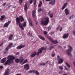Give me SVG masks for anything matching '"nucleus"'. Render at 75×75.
Masks as SVG:
<instances>
[{"label":"nucleus","instance_id":"864d4df0","mask_svg":"<svg viewBox=\"0 0 75 75\" xmlns=\"http://www.w3.org/2000/svg\"><path fill=\"white\" fill-rule=\"evenodd\" d=\"M3 67L2 66H0V69H2Z\"/></svg>","mask_w":75,"mask_h":75},{"label":"nucleus","instance_id":"49530a36","mask_svg":"<svg viewBox=\"0 0 75 75\" xmlns=\"http://www.w3.org/2000/svg\"><path fill=\"white\" fill-rule=\"evenodd\" d=\"M55 56V54H52V57H54Z\"/></svg>","mask_w":75,"mask_h":75},{"label":"nucleus","instance_id":"2eb2a0df","mask_svg":"<svg viewBox=\"0 0 75 75\" xmlns=\"http://www.w3.org/2000/svg\"><path fill=\"white\" fill-rule=\"evenodd\" d=\"M66 70H69V68H70V65H69L67 63H66Z\"/></svg>","mask_w":75,"mask_h":75},{"label":"nucleus","instance_id":"9d476101","mask_svg":"<svg viewBox=\"0 0 75 75\" xmlns=\"http://www.w3.org/2000/svg\"><path fill=\"white\" fill-rule=\"evenodd\" d=\"M11 23V21H8L7 22L5 23L4 25V27H7L9 25V24Z\"/></svg>","mask_w":75,"mask_h":75},{"label":"nucleus","instance_id":"5701e85b","mask_svg":"<svg viewBox=\"0 0 75 75\" xmlns=\"http://www.w3.org/2000/svg\"><path fill=\"white\" fill-rule=\"evenodd\" d=\"M15 61L16 63H18L20 62V59H15Z\"/></svg>","mask_w":75,"mask_h":75},{"label":"nucleus","instance_id":"f257e3e1","mask_svg":"<svg viewBox=\"0 0 75 75\" xmlns=\"http://www.w3.org/2000/svg\"><path fill=\"white\" fill-rule=\"evenodd\" d=\"M16 57L13 56H9L7 57L8 60L5 62V65H10L11 63H13L14 61L13 59H14Z\"/></svg>","mask_w":75,"mask_h":75},{"label":"nucleus","instance_id":"423d86ee","mask_svg":"<svg viewBox=\"0 0 75 75\" xmlns=\"http://www.w3.org/2000/svg\"><path fill=\"white\" fill-rule=\"evenodd\" d=\"M57 60H58V64H61V63H62V62H63L64 60L61 59L59 55L57 56Z\"/></svg>","mask_w":75,"mask_h":75},{"label":"nucleus","instance_id":"7c9ffc66","mask_svg":"<svg viewBox=\"0 0 75 75\" xmlns=\"http://www.w3.org/2000/svg\"><path fill=\"white\" fill-rule=\"evenodd\" d=\"M40 65H42L43 66H45V63L44 62H42L40 64Z\"/></svg>","mask_w":75,"mask_h":75},{"label":"nucleus","instance_id":"2f4dec72","mask_svg":"<svg viewBox=\"0 0 75 75\" xmlns=\"http://www.w3.org/2000/svg\"><path fill=\"white\" fill-rule=\"evenodd\" d=\"M54 48V46H52L50 47H49V50H51V49H52V48Z\"/></svg>","mask_w":75,"mask_h":75},{"label":"nucleus","instance_id":"8fccbe9b","mask_svg":"<svg viewBox=\"0 0 75 75\" xmlns=\"http://www.w3.org/2000/svg\"><path fill=\"white\" fill-rule=\"evenodd\" d=\"M50 35H52V34H54V32H51L50 33Z\"/></svg>","mask_w":75,"mask_h":75},{"label":"nucleus","instance_id":"3c124183","mask_svg":"<svg viewBox=\"0 0 75 75\" xmlns=\"http://www.w3.org/2000/svg\"><path fill=\"white\" fill-rule=\"evenodd\" d=\"M3 43H2L1 44H0V47L3 46Z\"/></svg>","mask_w":75,"mask_h":75},{"label":"nucleus","instance_id":"f03ea898","mask_svg":"<svg viewBox=\"0 0 75 75\" xmlns=\"http://www.w3.org/2000/svg\"><path fill=\"white\" fill-rule=\"evenodd\" d=\"M16 25H19V27H21V23L24 21V19L23 18V17L21 16H19V18H16Z\"/></svg>","mask_w":75,"mask_h":75},{"label":"nucleus","instance_id":"a878e982","mask_svg":"<svg viewBox=\"0 0 75 75\" xmlns=\"http://www.w3.org/2000/svg\"><path fill=\"white\" fill-rule=\"evenodd\" d=\"M38 37L40 39H41V40H45V39L44 37H43L40 35H39Z\"/></svg>","mask_w":75,"mask_h":75},{"label":"nucleus","instance_id":"a18cd8bd","mask_svg":"<svg viewBox=\"0 0 75 75\" xmlns=\"http://www.w3.org/2000/svg\"><path fill=\"white\" fill-rule=\"evenodd\" d=\"M44 34H45V35H47V32H46V31H44Z\"/></svg>","mask_w":75,"mask_h":75},{"label":"nucleus","instance_id":"b1692460","mask_svg":"<svg viewBox=\"0 0 75 75\" xmlns=\"http://www.w3.org/2000/svg\"><path fill=\"white\" fill-rule=\"evenodd\" d=\"M27 62H28V60L26 59L23 61V63L21 64V65H23V64H26Z\"/></svg>","mask_w":75,"mask_h":75},{"label":"nucleus","instance_id":"72a5a7b5","mask_svg":"<svg viewBox=\"0 0 75 75\" xmlns=\"http://www.w3.org/2000/svg\"><path fill=\"white\" fill-rule=\"evenodd\" d=\"M19 4L21 5V3H23V0H19Z\"/></svg>","mask_w":75,"mask_h":75},{"label":"nucleus","instance_id":"393cba45","mask_svg":"<svg viewBox=\"0 0 75 75\" xmlns=\"http://www.w3.org/2000/svg\"><path fill=\"white\" fill-rule=\"evenodd\" d=\"M13 38V35H11L9 37L8 40H12Z\"/></svg>","mask_w":75,"mask_h":75},{"label":"nucleus","instance_id":"1a4fd4ad","mask_svg":"<svg viewBox=\"0 0 75 75\" xmlns=\"http://www.w3.org/2000/svg\"><path fill=\"white\" fill-rule=\"evenodd\" d=\"M24 69L25 70H28L30 68V66L28 64H26L23 66Z\"/></svg>","mask_w":75,"mask_h":75},{"label":"nucleus","instance_id":"09e8293b","mask_svg":"<svg viewBox=\"0 0 75 75\" xmlns=\"http://www.w3.org/2000/svg\"><path fill=\"white\" fill-rule=\"evenodd\" d=\"M40 54V53H39V52H37V53H36V54L37 55H39Z\"/></svg>","mask_w":75,"mask_h":75},{"label":"nucleus","instance_id":"bb28decb","mask_svg":"<svg viewBox=\"0 0 75 75\" xmlns=\"http://www.w3.org/2000/svg\"><path fill=\"white\" fill-rule=\"evenodd\" d=\"M42 1H40L38 6V7H40L41 6H42Z\"/></svg>","mask_w":75,"mask_h":75},{"label":"nucleus","instance_id":"79ce46f5","mask_svg":"<svg viewBox=\"0 0 75 75\" xmlns=\"http://www.w3.org/2000/svg\"><path fill=\"white\" fill-rule=\"evenodd\" d=\"M62 72H63V71L62 70L61 71H59V74H62Z\"/></svg>","mask_w":75,"mask_h":75},{"label":"nucleus","instance_id":"39448f33","mask_svg":"<svg viewBox=\"0 0 75 75\" xmlns=\"http://www.w3.org/2000/svg\"><path fill=\"white\" fill-rule=\"evenodd\" d=\"M69 48L67 50V52L68 55L71 56H72V54H71V53L72 52V50L73 49L72 47L70 45H69Z\"/></svg>","mask_w":75,"mask_h":75},{"label":"nucleus","instance_id":"603ef678","mask_svg":"<svg viewBox=\"0 0 75 75\" xmlns=\"http://www.w3.org/2000/svg\"><path fill=\"white\" fill-rule=\"evenodd\" d=\"M72 18H73V16H70V17L69 18V19H72Z\"/></svg>","mask_w":75,"mask_h":75},{"label":"nucleus","instance_id":"e2e57ef3","mask_svg":"<svg viewBox=\"0 0 75 75\" xmlns=\"http://www.w3.org/2000/svg\"><path fill=\"white\" fill-rule=\"evenodd\" d=\"M73 33L74 35H75V31H74L73 32Z\"/></svg>","mask_w":75,"mask_h":75},{"label":"nucleus","instance_id":"c03bdc74","mask_svg":"<svg viewBox=\"0 0 75 75\" xmlns=\"http://www.w3.org/2000/svg\"><path fill=\"white\" fill-rule=\"evenodd\" d=\"M69 36V33H67L66 35V38H68V36Z\"/></svg>","mask_w":75,"mask_h":75},{"label":"nucleus","instance_id":"f704fd0d","mask_svg":"<svg viewBox=\"0 0 75 75\" xmlns=\"http://www.w3.org/2000/svg\"><path fill=\"white\" fill-rule=\"evenodd\" d=\"M38 52L40 54H41L42 52V50H40V49H39L38 50Z\"/></svg>","mask_w":75,"mask_h":75},{"label":"nucleus","instance_id":"a19ab883","mask_svg":"<svg viewBox=\"0 0 75 75\" xmlns=\"http://www.w3.org/2000/svg\"><path fill=\"white\" fill-rule=\"evenodd\" d=\"M53 13H52L50 14V15H49V16H50V18H52V16H53Z\"/></svg>","mask_w":75,"mask_h":75},{"label":"nucleus","instance_id":"c9c22d12","mask_svg":"<svg viewBox=\"0 0 75 75\" xmlns=\"http://www.w3.org/2000/svg\"><path fill=\"white\" fill-rule=\"evenodd\" d=\"M48 31H50V30L51 29V27L50 26H49L48 27Z\"/></svg>","mask_w":75,"mask_h":75},{"label":"nucleus","instance_id":"de8ad7c7","mask_svg":"<svg viewBox=\"0 0 75 75\" xmlns=\"http://www.w3.org/2000/svg\"><path fill=\"white\" fill-rule=\"evenodd\" d=\"M41 10H42L41 8H40L38 10V12H40V11H41Z\"/></svg>","mask_w":75,"mask_h":75},{"label":"nucleus","instance_id":"a211bd4d","mask_svg":"<svg viewBox=\"0 0 75 75\" xmlns=\"http://www.w3.org/2000/svg\"><path fill=\"white\" fill-rule=\"evenodd\" d=\"M25 47V45H20L16 47V49L17 50H20V49H21V48H24Z\"/></svg>","mask_w":75,"mask_h":75},{"label":"nucleus","instance_id":"338daca9","mask_svg":"<svg viewBox=\"0 0 75 75\" xmlns=\"http://www.w3.org/2000/svg\"><path fill=\"white\" fill-rule=\"evenodd\" d=\"M64 11L65 12V14H66V9H65Z\"/></svg>","mask_w":75,"mask_h":75},{"label":"nucleus","instance_id":"9b49d317","mask_svg":"<svg viewBox=\"0 0 75 75\" xmlns=\"http://www.w3.org/2000/svg\"><path fill=\"white\" fill-rule=\"evenodd\" d=\"M36 55V52L34 51L32 52L31 54L30 55V57L31 58H33Z\"/></svg>","mask_w":75,"mask_h":75},{"label":"nucleus","instance_id":"5fc2aeb1","mask_svg":"<svg viewBox=\"0 0 75 75\" xmlns=\"http://www.w3.org/2000/svg\"><path fill=\"white\" fill-rule=\"evenodd\" d=\"M62 27H60V29L59 30V31H62Z\"/></svg>","mask_w":75,"mask_h":75},{"label":"nucleus","instance_id":"ea45409f","mask_svg":"<svg viewBox=\"0 0 75 75\" xmlns=\"http://www.w3.org/2000/svg\"><path fill=\"white\" fill-rule=\"evenodd\" d=\"M36 3L35 2H34V3H33V4L34 5V7H36L37 6V5H36Z\"/></svg>","mask_w":75,"mask_h":75},{"label":"nucleus","instance_id":"052dcab7","mask_svg":"<svg viewBox=\"0 0 75 75\" xmlns=\"http://www.w3.org/2000/svg\"><path fill=\"white\" fill-rule=\"evenodd\" d=\"M46 1H51V0H45Z\"/></svg>","mask_w":75,"mask_h":75},{"label":"nucleus","instance_id":"13d9d810","mask_svg":"<svg viewBox=\"0 0 75 75\" xmlns=\"http://www.w3.org/2000/svg\"><path fill=\"white\" fill-rule=\"evenodd\" d=\"M47 47H44V50H46L47 49Z\"/></svg>","mask_w":75,"mask_h":75},{"label":"nucleus","instance_id":"4c0bfd02","mask_svg":"<svg viewBox=\"0 0 75 75\" xmlns=\"http://www.w3.org/2000/svg\"><path fill=\"white\" fill-rule=\"evenodd\" d=\"M63 38H66V34H64L63 36Z\"/></svg>","mask_w":75,"mask_h":75},{"label":"nucleus","instance_id":"f3484780","mask_svg":"<svg viewBox=\"0 0 75 75\" xmlns=\"http://www.w3.org/2000/svg\"><path fill=\"white\" fill-rule=\"evenodd\" d=\"M13 43H10L8 46L6 47L8 48V49H9L10 48H11L12 47V46H13Z\"/></svg>","mask_w":75,"mask_h":75},{"label":"nucleus","instance_id":"7ed1b4c3","mask_svg":"<svg viewBox=\"0 0 75 75\" xmlns=\"http://www.w3.org/2000/svg\"><path fill=\"white\" fill-rule=\"evenodd\" d=\"M50 19L48 17H45L41 21V23L42 25H46L48 24Z\"/></svg>","mask_w":75,"mask_h":75},{"label":"nucleus","instance_id":"4be33fe9","mask_svg":"<svg viewBox=\"0 0 75 75\" xmlns=\"http://www.w3.org/2000/svg\"><path fill=\"white\" fill-rule=\"evenodd\" d=\"M69 11L67 8L66 9V15H69Z\"/></svg>","mask_w":75,"mask_h":75},{"label":"nucleus","instance_id":"473e14b6","mask_svg":"<svg viewBox=\"0 0 75 75\" xmlns=\"http://www.w3.org/2000/svg\"><path fill=\"white\" fill-rule=\"evenodd\" d=\"M30 34V32H29L28 33V35H30V37H33V35H32V33Z\"/></svg>","mask_w":75,"mask_h":75},{"label":"nucleus","instance_id":"680f3d73","mask_svg":"<svg viewBox=\"0 0 75 75\" xmlns=\"http://www.w3.org/2000/svg\"><path fill=\"white\" fill-rule=\"evenodd\" d=\"M46 44H49V43H48V42L47 41L46 42Z\"/></svg>","mask_w":75,"mask_h":75},{"label":"nucleus","instance_id":"f8f14e48","mask_svg":"<svg viewBox=\"0 0 75 75\" xmlns=\"http://www.w3.org/2000/svg\"><path fill=\"white\" fill-rule=\"evenodd\" d=\"M49 4H52V5H55V0H52L51 2L49 3Z\"/></svg>","mask_w":75,"mask_h":75},{"label":"nucleus","instance_id":"412c9836","mask_svg":"<svg viewBox=\"0 0 75 75\" xmlns=\"http://www.w3.org/2000/svg\"><path fill=\"white\" fill-rule=\"evenodd\" d=\"M6 61V58H5L2 59L1 61V63H4Z\"/></svg>","mask_w":75,"mask_h":75},{"label":"nucleus","instance_id":"e433bc0d","mask_svg":"<svg viewBox=\"0 0 75 75\" xmlns=\"http://www.w3.org/2000/svg\"><path fill=\"white\" fill-rule=\"evenodd\" d=\"M40 50H42H42H44V47H43L41 48L40 49Z\"/></svg>","mask_w":75,"mask_h":75},{"label":"nucleus","instance_id":"cd10ccee","mask_svg":"<svg viewBox=\"0 0 75 75\" xmlns=\"http://www.w3.org/2000/svg\"><path fill=\"white\" fill-rule=\"evenodd\" d=\"M8 49L6 47L4 51V54H6L8 51Z\"/></svg>","mask_w":75,"mask_h":75},{"label":"nucleus","instance_id":"58836bf2","mask_svg":"<svg viewBox=\"0 0 75 75\" xmlns=\"http://www.w3.org/2000/svg\"><path fill=\"white\" fill-rule=\"evenodd\" d=\"M59 68L60 69L62 70V69H63L64 68L62 66H59Z\"/></svg>","mask_w":75,"mask_h":75},{"label":"nucleus","instance_id":"bf43d9fd","mask_svg":"<svg viewBox=\"0 0 75 75\" xmlns=\"http://www.w3.org/2000/svg\"><path fill=\"white\" fill-rule=\"evenodd\" d=\"M16 75H21V74H16Z\"/></svg>","mask_w":75,"mask_h":75},{"label":"nucleus","instance_id":"69168bd1","mask_svg":"<svg viewBox=\"0 0 75 75\" xmlns=\"http://www.w3.org/2000/svg\"><path fill=\"white\" fill-rule=\"evenodd\" d=\"M6 42V40H4V43H5Z\"/></svg>","mask_w":75,"mask_h":75},{"label":"nucleus","instance_id":"6e6552de","mask_svg":"<svg viewBox=\"0 0 75 75\" xmlns=\"http://www.w3.org/2000/svg\"><path fill=\"white\" fill-rule=\"evenodd\" d=\"M26 25H26V22H24V23H23L22 25L21 24V27H19L21 28V30H24V28H23V27H26Z\"/></svg>","mask_w":75,"mask_h":75},{"label":"nucleus","instance_id":"dca6fc26","mask_svg":"<svg viewBox=\"0 0 75 75\" xmlns=\"http://www.w3.org/2000/svg\"><path fill=\"white\" fill-rule=\"evenodd\" d=\"M28 8H27V3H25L24 6V10L25 11H27V10Z\"/></svg>","mask_w":75,"mask_h":75},{"label":"nucleus","instance_id":"20e7f679","mask_svg":"<svg viewBox=\"0 0 75 75\" xmlns=\"http://www.w3.org/2000/svg\"><path fill=\"white\" fill-rule=\"evenodd\" d=\"M47 38L51 42H52V43H53V44H58V41H57V40H54L52 38L51 36H47Z\"/></svg>","mask_w":75,"mask_h":75},{"label":"nucleus","instance_id":"4d7b16f0","mask_svg":"<svg viewBox=\"0 0 75 75\" xmlns=\"http://www.w3.org/2000/svg\"><path fill=\"white\" fill-rule=\"evenodd\" d=\"M50 13H51V11H49V12L48 13V16H50Z\"/></svg>","mask_w":75,"mask_h":75},{"label":"nucleus","instance_id":"4468645a","mask_svg":"<svg viewBox=\"0 0 75 75\" xmlns=\"http://www.w3.org/2000/svg\"><path fill=\"white\" fill-rule=\"evenodd\" d=\"M32 16L33 18H34L36 17V15H35V11L34 10L32 12Z\"/></svg>","mask_w":75,"mask_h":75},{"label":"nucleus","instance_id":"0eeeda50","mask_svg":"<svg viewBox=\"0 0 75 75\" xmlns=\"http://www.w3.org/2000/svg\"><path fill=\"white\" fill-rule=\"evenodd\" d=\"M28 73H33L37 75H39L40 74L38 71L35 70H30L28 71Z\"/></svg>","mask_w":75,"mask_h":75},{"label":"nucleus","instance_id":"aec40b11","mask_svg":"<svg viewBox=\"0 0 75 75\" xmlns=\"http://www.w3.org/2000/svg\"><path fill=\"white\" fill-rule=\"evenodd\" d=\"M5 15L2 16L0 18V21H3L5 18Z\"/></svg>","mask_w":75,"mask_h":75},{"label":"nucleus","instance_id":"0e129e2a","mask_svg":"<svg viewBox=\"0 0 75 75\" xmlns=\"http://www.w3.org/2000/svg\"><path fill=\"white\" fill-rule=\"evenodd\" d=\"M19 54V53L18 52H17V53H16V55H18Z\"/></svg>","mask_w":75,"mask_h":75},{"label":"nucleus","instance_id":"c85d7f7f","mask_svg":"<svg viewBox=\"0 0 75 75\" xmlns=\"http://www.w3.org/2000/svg\"><path fill=\"white\" fill-rule=\"evenodd\" d=\"M29 22L30 26H33V23H32V22H31V19H29Z\"/></svg>","mask_w":75,"mask_h":75},{"label":"nucleus","instance_id":"6e6d98bb","mask_svg":"<svg viewBox=\"0 0 75 75\" xmlns=\"http://www.w3.org/2000/svg\"><path fill=\"white\" fill-rule=\"evenodd\" d=\"M6 3H4V4H3V6H4L6 5Z\"/></svg>","mask_w":75,"mask_h":75},{"label":"nucleus","instance_id":"37998d69","mask_svg":"<svg viewBox=\"0 0 75 75\" xmlns=\"http://www.w3.org/2000/svg\"><path fill=\"white\" fill-rule=\"evenodd\" d=\"M33 0H30V4H32V3H33Z\"/></svg>","mask_w":75,"mask_h":75},{"label":"nucleus","instance_id":"6ab92c4d","mask_svg":"<svg viewBox=\"0 0 75 75\" xmlns=\"http://www.w3.org/2000/svg\"><path fill=\"white\" fill-rule=\"evenodd\" d=\"M8 71H9V69H8L6 70V72H5V73L4 74V75H8V73H9V72H8Z\"/></svg>","mask_w":75,"mask_h":75},{"label":"nucleus","instance_id":"774afa93","mask_svg":"<svg viewBox=\"0 0 75 75\" xmlns=\"http://www.w3.org/2000/svg\"><path fill=\"white\" fill-rule=\"evenodd\" d=\"M36 1H37V0H35L34 2H36Z\"/></svg>","mask_w":75,"mask_h":75},{"label":"nucleus","instance_id":"ddd939ff","mask_svg":"<svg viewBox=\"0 0 75 75\" xmlns=\"http://www.w3.org/2000/svg\"><path fill=\"white\" fill-rule=\"evenodd\" d=\"M19 60L20 61L19 63L21 64L23 62V61H24V58L22 57H21L19 58Z\"/></svg>","mask_w":75,"mask_h":75},{"label":"nucleus","instance_id":"c756f323","mask_svg":"<svg viewBox=\"0 0 75 75\" xmlns=\"http://www.w3.org/2000/svg\"><path fill=\"white\" fill-rule=\"evenodd\" d=\"M66 7V3H65L64 5L62 8V10H64Z\"/></svg>","mask_w":75,"mask_h":75}]
</instances>
